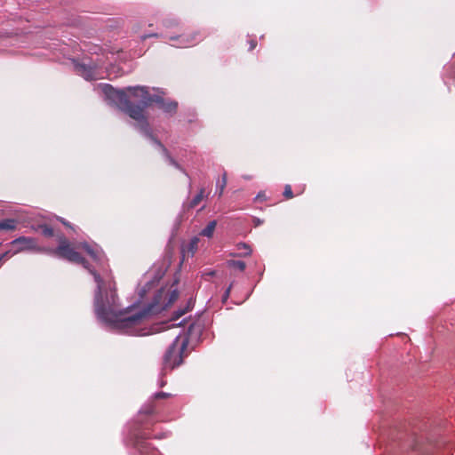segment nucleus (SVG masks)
I'll return each mask as SVG.
<instances>
[{
	"instance_id": "nucleus-1",
	"label": "nucleus",
	"mask_w": 455,
	"mask_h": 455,
	"mask_svg": "<svg viewBox=\"0 0 455 455\" xmlns=\"http://www.w3.org/2000/svg\"><path fill=\"white\" fill-rule=\"evenodd\" d=\"M59 242V246L56 249L47 251L68 261L82 264L94 276L97 283L94 296L95 314L97 318L108 328L130 335L144 336L155 331L180 327L186 323V320L178 323L174 322L187 312L188 307L178 310L170 320L171 323H162L161 326H156L152 331H147L144 327L145 319L150 315L161 313L172 305L178 299L177 290L169 286L158 289L157 280L148 281L140 289L139 300L134 305L121 309L112 278L107 275L102 279L99 274L92 270L87 261L71 247L66 238L60 237Z\"/></svg>"
},
{
	"instance_id": "nucleus-2",
	"label": "nucleus",
	"mask_w": 455,
	"mask_h": 455,
	"mask_svg": "<svg viewBox=\"0 0 455 455\" xmlns=\"http://www.w3.org/2000/svg\"><path fill=\"white\" fill-rule=\"evenodd\" d=\"M100 88L105 97L124 114H142L153 104L167 113L176 112L178 108V102L165 98L166 92L163 89L153 88L155 92L150 93L148 87L140 85L116 89L111 84H101Z\"/></svg>"
},
{
	"instance_id": "nucleus-3",
	"label": "nucleus",
	"mask_w": 455,
	"mask_h": 455,
	"mask_svg": "<svg viewBox=\"0 0 455 455\" xmlns=\"http://www.w3.org/2000/svg\"><path fill=\"white\" fill-rule=\"evenodd\" d=\"M194 331L200 332L201 326L195 323H189L188 330L186 333L182 334L181 332H179L176 334L172 344L164 355V363L165 367L173 369L181 363V354L186 349Z\"/></svg>"
},
{
	"instance_id": "nucleus-4",
	"label": "nucleus",
	"mask_w": 455,
	"mask_h": 455,
	"mask_svg": "<svg viewBox=\"0 0 455 455\" xmlns=\"http://www.w3.org/2000/svg\"><path fill=\"white\" fill-rule=\"evenodd\" d=\"M11 245L12 247V251H6L0 257V262L4 260L6 257H11L14 254H17L19 252L24 251H42L43 249L39 247L36 243V241L35 238L32 237H27V236H20L13 241H12Z\"/></svg>"
},
{
	"instance_id": "nucleus-5",
	"label": "nucleus",
	"mask_w": 455,
	"mask_h": 455,
	"mask_svg": "<svg viewBox=\"0 0 455 455\" xmlns=\"http://www.w3.org/2000/svg\"><path fill=\"white\" fill-rule=\"evenodd\" d=\"M168 38L170 41L174 42L172 45L186 48L196 44L203 39V36L199 31H194L189 34L171 36Z\"/></svg>"
},
{
	"instance_id": "nucleus-6",
	"label": "nucleus",
	"mask_w": 455,
	"mask_h": 455,
	"mask_svg": "<svg viewBox=\"0 0 455 455\" xmlns=\"http://www.w3.org/2000/svg\"><path fill=\"white\" fill-rule=\"evenodd\" d=\"M83 248L93 260L102 265L104 261V255L99 248H92L87 243H83L77 246V248Z\"/></svg>"
},
{
	"instance_id": "nucleus-7",
	"label": "nucleus",
	"mask_w": 455,
	"mask_h": 455,
	"mask_svg": "<svg viewBox=\"0 0 455 455\" xmlns=\"http://www.w3.org/2000/svg\"><path fill=\"white\" fill-rule=\"evenodd\" d=\"M76 73L83 76L86 80H93L94 79V70L91 67H88L84 64H76L75 66Z\"/></svg>"
},
{
	"instance_id": "nucleus-8",
	"label": "nucleus",
	"mask_w": 455,
	"mask_h": 455,
	"mask_svg": "<svg viewBox=\"0 0 455 455\" xmlns=\"http://www.w3.org/2000/svg\"><path fill=\"white\" fill-rule=\"evenodd\" d=\"M135 120V124H133L136 128L141 131L144 133H148V124L146 118V116H131Z\"/></svg>"
},
{
	"instance_id": "nucleus-9",
	"label": "nucleus",
	"mask_w": 455,
	"mask_h": 455,
	"mask_svg": "<svg viewBox=\"0 0 455 455\" xmlns=\"http://www.w3.org/2000/svg\"><path fill=\"white\" fill-rule=\"evenodd\" d=\"M155 143L160 148L163 154L166 156L167 160L169 161L170 164L173 165L177 169L182 170L180 165L169 155L167 149L157 140H155Z\"/></svg>"
},
{
	"instance_id": "nucleus-10",
	"label": "nucleus",
	"mask_w": 455,
	"mask_h": 455,
	"mask_svg": "<svg viewBox=\"0 0 455 455\" xmlns=\"http://www.w3.org/2000/svg\"><path fill=\"white\" fill-rule=\"evenodd\" d=\"M17 221L13 219H6L0 221V229L13 230L16 228Z\"/></svg>"
},
{
	"instance_id": "nucleus-11",
	"label": "nucleus",
	"mask_w": 455,
	"mask_h": 455,
	"mask_svg": "<svg viewBox=\"0 0 455 455\" xmlns=\"http://www.w3.org/2000/svg\"><path fill=\"white\" fill-rule=\"evenodd\" d=\"M217 222L215 220L210 221L208 225L201 231V235L206 237H212L215 230Z\"/></svg>"
},
{
	"instance_id": "nucleus-12",
	"label": "nucleus",
	"mask_w": 455,
	"mask_h": 455,
	"mask_svg": "<svg viewBox=\"0 0 455 455\" xmlns=\"http://www.w3.org/2000/svg\"><path fill=\"white\" fill-rule=\"evenodd\" d=\"M237 250L241 251V252L238 253V256H240V257H246V256L251 255V247L246 243H238Z\"/></svg>"
},
{
	"instance_id": "nucleus-13",
	"label": "nucleus",
	"mask_w": 455,
	"mask_h": 455,
	"mask_svg": "<svg viewBox=\"0 0 455 455\" xmlns=\"http://www.w3.org/2000/svg\"><path fill=\"white\" fill-rule=\"evenodd\" d=\"M226 186H227V173L224 172L222 175L221 181L217 182V191H218L219 196H221L223 195Z\"/></svg>"
},
{
	"instance_id": "nucleus-14",
	"label": "nucleus",
	"mask_w": 455,
	"mask_h": 455,
	"mask_svg": "<svg viewBox=\"0 0 455 455\" xmlns=\"http://www.w3.org/2000/svg\"><path fill=\"white\" fill-rule=\"evenodd\" d=\"M204 189H200L199 193L192 199L189 204L190 208L196 207L204 198Z\"/></svg>"
},
{
	"instance_id": "nucleus-15",
	"label": "nucleus",
	"mask_w": 455,
	"mask_h": 455,
	"mask_svg": "<svg viewBox=\"0 0 455 455\" xmlns=\"http://www.w3.org/2000/svg\"><path fill=\"white\" fill-rule=\"evenodd\" d=\"M162 25L165 28H172L177 27L179 25V22L174 18H167L163 20Z\"/></svg>"
},
{
	"instance_id": "nucleus-16",
	"label": "nucleus",
	"mask_w": 455,
	"mask_h": 455,
	"mask_svg": "<svg viewBox=\"0 0 455 455\" xmlns=\"http://www.w3.org/2000/svg\"><path fill=\"white\" fill-rule=\"evenodd\" d=\"M228 265L240 271H243L245 269V263L241 260H230L228 261Z\"/></svg>"
},
{
	"instance_id": "nucleus-17",
	"label": "nucleus",
	"mask_w": 455,
	"mask_h": 455,
	"mask_svg": "<svg viewBox=\"0 0 455 455\" xmlns=\"http://www.w3.org/2000/svg\"><path fill=\"white\" fill-rule=\"evenodd\" d=\"M198 242H199V239L197 237H194L193 239H191L189 244H188V252H190L192 255L195 253V251H196L197 249V244H198Z\"/></svg>"
},
{
	"instance_id": "nucleus-18",
	"label": "nucleus",
	"mask_w": 455,
	"mask_h": 455,
	"mask_svg": "<svg viewBox=\"0 0 455 455\" xmlns=\"http://www.w3.org/2000/svg\"><path fill=\"white\" fill-rule=\"evenodd\" d=\"M41 231H42V234L45 236H52L53 235V230L52 228H50L49 226L47 225H42L39 227Z\"/></svg>"
},
{
	"instance_id": "nucleus-19",
	"label": "nucleus",
	"mask_w": 455,
	"mask_h": 455,
	"mask_svg": "<svg viewBox=\"0 0 455 455\" xmlns=\"http://www.w3.org/2000/svg\"><path fill=\"white\" fill-rule=\"evenodd\" d=\"M283 195L287 198H291L293 196L291 187L290 185L285 186Z\"/></svg>"
},
{
	"instance_id": "nucleus-20",
	"label": "nucleus",
	"mask_w": 455,
	"mask_h": 455,
	"mask_svg": "<svg viewBox=\"0 0 455 455\" xmlns=\"http://www.w3.org/2000/svg\"><path fill=\"white\" fill-rule=\"evenodd\" d=\"M138 449L140 450V454H141V455H148V454H147V451H144V450H146V449H147V447H146V446H144V445H142V444H141V445L138 444ZM156 453H157V452H156V451H151V453H150V455H156Z\"/></svg>"
},
{
	"instance_id": "nucleus-21",
	"label": "nucleus",
	"mask_w": 455,
	"mask_h": 455,
	"mask_svg": "<svg viewBox=\"0 0 455 455\" xmlns=\"http://www.w3.org/2000/svg\"><path fill=\"white\" fill-rule=\"evenodd\" d=\"M171 395L169 393H165V392H159V393H156L155 394V398H167L169 397Z\"/></svg>"
},
{
	"instance_id": "nucleus-22",
	"label": "nucleus",
	"mask_w": 455,
	"mask_h": 455,
	"mask_svg": "<svg viewBox=\"0 0 455 455\" xmlns=\"http://www.w3.org/2000/svg\"><path fill=\"white\" fill-rule=\"evenodd\" d=\"M249 44H250V48H249V51H252L253 49L256 48L257 46V41L254 40V39H251L249 40Z\"/></svg>"
},
{
	"instance_id": "nucleus-23",
	"label": "nucleus",
	"mask_w": 455,
	"mask_h": 455,
	"mask_svg": "<svg viewBox=\"0 0 455 455\" xmlns=\"http://www.w3.org/2000/svg\"><path fill=\"white\" fill-rule=\"evenodd\" d=\"M150 36L159 37L160 35H158V34H152V35L145 36H143V38L145 39V38L150 37Z\"/></svg>"
},
{
	"instance_id": "nucleus-24",
	"label": "nucleus",
	"mask_w": 455,
	"mask_h": 455,
	"mask_svg": "<svg viewBox=\"0 0 455 455\" xmlns=\"http://www.w3.org/2000/svg\"><path fill=\"white\" fill-rule=\"evenodd\" d=\"M260 224H261V221L259 219H257L255 220V225L258 226V225H260Z\"/></svg>"
},
{
	"instance_id": "nucleus-25",
	"label": "nucleus",
	"mask_w": 455,
	"mask_h": 455,
	"mask_svg": "<svg viewBox=\"0 0 455 455\" xmlns=\"http://www.w3.org/2000/svg\"><path fill=\"white\" fill-rule=\"evenodd\" d=\"M230 289H231V287H228V290H227V291H226V296H227V297H228V294H229Z\"/></svg>"
},
{
	"instance_id": "nucleus-26",
	"label": "nucleus",
	"mask_w": 455,
	"mask_h": 455,
	"mask_svg": "<svg viewBox=\"0 0 455 455\" xmlns=\"http://www.w3.org/2000/svg\"><path fill=\"white\" fill-rule=\"evenodd\" d=\"M259 198H262V196H261V194H260V193L257 195V196H256V198H255V199L257 200V199H259Z\"/></svg>"
},
{
	"instance_id": "nucleus-27",
	"label": "nucleus",
	"mask_w": 455,
	"mask_h": 455,
	"mask_svg": "<svg viewBox=\"0 0 455 455\" xmlns=\"http://www.w3.org/2000/svg\"><path fill=\"white\" fill-rule=\"evenodd\" d=\"M64 225L69 226L67 222L62 221Z\"/></svg>"
}]
</instances>
